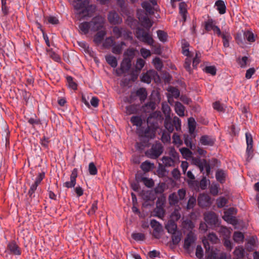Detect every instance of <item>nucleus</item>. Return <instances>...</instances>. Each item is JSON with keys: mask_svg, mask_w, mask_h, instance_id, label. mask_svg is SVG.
Instances as JSON below:
<instances>
[{"mask_svg": "<svg viewBox=\"0 0 259 259\" xmlns=\"http://www.w3.org/2000/svg\"><path fill=\"white\" fill-rule=\"evenodd\" d=\"M70 3L80 18L91 16L96 9L95 6L89 5V0H70Z\"/></svg>", "mask_w": 259, "mask_h": 259, "instance_id": "obj_1", "label": "nucleus"}, {"mask_svg": "<svg viewBox=\"0 0 259 259\" xmlns=\"http://www.w3.org/2000/svg\"><path fill=\"white\" fill-rule=\"evenodd\" d=\"M105 19L101 16H97L93 19L90 22L81 23L79 25V28L82 32H88L89 31L104 32L102 28L104 26Z\"/></svg>", "mask_w": 259, "mask_h": 259, "instance_id": "obj_2", "label": "nucleus"}, {"mask_svg": "<svg viewBox=\"0 0 259 259\" xmlns=\"http://www.w3.org/2000/svg\"><path fill=\"white\" fill-rule=\"evenodd\" d=\"M163 147L159 142H156L152 144L150 149L145 152L146 156L151 159L158 158L163 153Z\"/></svg>", "mask_w": 259, "mask_h": 259, "instance_id": "obj_3", "label": "nucleus"}, {"mask_svg": "<svg viewBox=\"0 0 259 259\" xmlns=\"http://www.w3.org/2000/svg\"><path fill=\"white\" fill-rule=\"evenodd\" d=\"M157 128L152 125H148L146 128L142 126L137 128V134L140 138H145L149 139H153L155 136V132Z\"/></svg>", "mask_w": 259, "mask_h": 259, "instance_id": "obj_4", "label": "nucleus"}, {"mask_svg": "<svg viewBox=\"0 0 259 259\" xmlns=\"http://www.w3.org/2000/svg\"><path fill=\"white\" fill-rule=\"evenodd\" d=\"M163 119L160 111H156L151 113L147 118V123L154 126L155 128H158L159 123L161 122Z\"/></svg>", "mask_w": 259, "mask_h": 259, "instance_id": "obj_5", "label": "nucleus"}, {"mask_svg": "<svg viewBox=\"0 0 259 259\" xmlns=\"http://www.w3.org/2000/svg\"><path fill=\"white\" fill-rule=\"evenodd\" d=\"M245 138L247 145L246 150V160L249 161L253 156V138L252 135L249 132L245 133Z\"/></svg>", "mask_w": 259, "mask_h": 259, "instance_id": "obj_6", "label": "nucleus"}, {"mask_svg": "<svg viewBox=\"0 0 259 259\" xmlns=\"http://www.w3.org/2000/svg\"><path fill=\"white\" fill-rule=\"evenodd\" d=\"M45 177V172L42 171L39 172L36 176L35 181L33 184L30 186V189L28 192V194L31 198L34 197V193L36 190L37 187L41 183V181Z\"/></svg>", "mask_w": 259, "mask_h": 259, "instance_id": "obj_7", "label": "nucleus"}, {"mask_svg": "<svg viewBox=\"0 0 259 259\" xmlns=\"http://www.w3.org/2000/svg\"><path fill=\"white\" fill-rule=\"evenodd\" d=\"M137 16L140 22L146 29H149L152 25V23L148 18L147 14L142 10L137 11Z\"/></svg>", "mask_w": 259, "mask_h": 259, "instance_id": "obj_8", "label": "nucleus"}, {"mask_svg": "<svg viewBox=\"0 0 259 259\" xmlns=\"http://www.w3.org/2000/svg\"><path fill=\"white\" fill-rule=\"evenodd\" d=\"M131 62L130 58H123L120 68L116 70V73L117 76H120L122 74L126 73L131 67Z\"/></svg>", "mask_w": 259, "mask_h": 259, "instance_id": "obj_9", "label": "nucleus"}, {"mask_svg": "<svg viewBox=\"0 0 259 259\" xmlns=\"http://www.w3.org/2000/svg\"><path fill=\"white\" fill-rule=\"evenodd\" d=\"M170 234L171 241L169 242V246L171 248H174L181 242L183 237V234L181 230H178Z\"/></svg>", "mask_w": 259, "mask_h": 259, "instance_id": "obj_10", "label": "nucleus"}, {"mask_svg": "<svg viewBox=\"0 0 259 259\" xmlns=\"http://www.w3.org/2000/svg\"><path fill=\"white\" fill-rule=\"evenodd\" d=\"M236 213V209L233 207H230L224 211L223 219L226 221L234 224L236 222V220L234 214Z\"/></svg>", "mask_w": 259, "mask_h": 259, "instance_id": "obj_11", "label": "nucleus"}, {"mask_svg": "<svg viewBox=\"0 0 259 259\" xmlns=\"http://www.w3.org/2000/svg\"><path fill=\"white\" fill-rule=\"evenodd\" d=\"M197 238L192 231H190L184 239V248L186 250L190 249L191 245L196 240Z\"/></svg>", "mask_w": 259, "mask_h": 259, "instance_id": "obj_12", "label": "nucleus"}, {"mask_svg": "<svg viewBox=\"0 0 259 259\" xmlns=\"http://www.w3.org/2000/svg\"><path fill=\"white\" fill-rule=\"evenodd\" d=\"M204 219L205 222L211 226L215 225L218 222V216L212 211L205 212L204 214Z\"/></svg>", "mask_w": 259, "mask_h": 259, "instance_id": "obj_13", "label": "nucleus"}, {"mask_svg": "<svg viewBox=\"0 0 259 259\" xmlns=\"http://www.w3.org/2000/svg\"><path fill=\"white\" fill-rule=\"evenodd\" d=\"M7 249L10 252V254L13 255H20L21 254L20 247L14 240L11 241L8 243Z\"/></svg>", "mask_w": 259, "mask_h": 259, "instance_id": "obj_14", "label": "nucleus"}, {"mask_svg": "<svg viewBox=\"0 0 259 259\" xmlns=\"http://www.w3.org/2000/svg\"><path fill=\"white\" fill-rule=\"evenodd\" d=\"M137 38L141 41L149 46H153L154 39L150 33H136Z\"/></svg>", "mask_w": 259, "mask_h": 259, "instance_id": "obj_15", "label": "nucleus"}, {"mask_svg": "<svg viewBox=\"0 0 259 259\" xmlns=\"http://www.w3.org/2000/svg\"><path fill=\"white\" fill-rule=\"evenodd\" d=\"M151 227L153 229V235L157 239L160 237V233L162 231V226L155 220H151L150 222Z\"/></svg>", "mask_w": 259, "mask_h": 259, "instance_id": "obj_16", "label": "nucleus"}, {"mask_svg": "<svg viewBox=\"0 0 259 259\" xmlns=\"http://www.w3.org/2000/svg\"><path fill=\"white\" fill-rule=\"evenodd\" d=\"M211 199L209 195L201 194L198 197V205L201 207H206L211 205Z\"/></svg>", "mask_w": 259, "mask_h": 259, "instance_id": "obj_17", "label": "nucleus"}, {"mask_svg": "<svg viewBox=\"0 0 259 259\" xmlns=\"http://www.w3.org/2000/svg\"><path fill=\"white\" fill-rule=\"evenodd\" d=\"M205 28L207 31L221 32L220 28L215 25V22L212 19L208 20L205 22Z\"/></svg>", "mask_w": 259, "mask_h": 259, "instance_id": "obj_18", "label": "nucleus"}, {"mask_svg": "<svg viewBox=\"0 0 259 259\" xmlns=\"http://www.w3.org/2000/svg\"><path fill=\"white\" fill-rule=\"evenodd\" d=\"M46 52L47 55L49 56L50 58H51L53 61L58 62L61 63V58L60 56L55 52L53 49L52 48H47L46 49Z\"/></svg>", "mask_w": 259, "mask_h": 259, "instance_id": "obj_19", "label": "nucleus"}, {"mask_svg": "<svg viewBox=\"0 0 259 259\" xmlns=\"http://www.w3.org/2000/svg\"><path fill=\"white\" fill-rule=\"evenodd\" d=\"M108 20L110 23L113 24H119L122 22L121 18L116 13L114 12H111L109 13Z\"/></svg>", "mask_w": 259, "mask_h": 259, "instance_id": "obj_20", "label": "nucleus"}, {"mask_svg": "<svg viewBox=\"0 0 259 259\" xmlns=\"http://www.w3.org/2000/svg\"><path fill=\"white\" fill-rule=\"evenodd\" d=\"M200 141L203 145L212 146L214 144L215 139L207 135H204L201 136Z\"/></svg>", "mask_w": 259, "mask_h": 259, "instance_id": "obj_21", "label": "nucleus"}, {"mask_svg": "<svg viewBox=\"0 0 259 259\" xmlns=\"http://www.w3.org/2000/svg\"><path fill=\"white\" fill-rule=\"evenodd\" d=\"M165 229L169 234L178 231L177 224L175 221L168 220L165 225Z\"/></svg>", "mask_w": 259, "mask_h": 259, "instance_id": "obj_22", "label": "nucleus"}, {"mask_svg": "<svg viewBox=\"0 0 259 259\" xmlns=\"http://www.w3.org/2000/svg\"><path fill=\"white\" fill-rule=\"evenodd\" d=\"M164 125L165 128L167 130L169 133H171L174 131V126L172 121V119L169 115H167L165 117Z\"/></svg>", "mask_w": 259, "mask_h": 259, "instance_id": "obj_23", "label": "nucleus"}, {"mask_svg": "<svg viewBox=\"0 0 259 259\" xmlns=\"http://www.w3.org/2000/svg\"><path fill=\"white\" fill-rule=\"evenodd\" d=\"M141 168L145 172H149L154 168V164L150 161L146 160L142 163Z\"/></svg>", "mask_w": 259, "mask_h": 259, "instance_id": "obj_24", "label": "nucleus"}, {"mask_svg": "<svg viewBox=\"0 0 259 259\" xmlns=\"http://www.w3.org/2000/svg\"><path fill=\"white\" fill-rule=\"evenodd\" d=\"M185 108L184 106L179 102H176L175 105V110L177 114L180 116H184Z\"/></svg>", "mask_w": 259, "mask_h": 259, "instance_id": "obj_25", "label": "nucleus"}, {"mask_svg": "<svg viewBox=\"0 0 259 259\" xmlns=\"http://www.w3.org/2000/svg\"><path fill=\"white\" fill-rule=\"evenodd\" d=\"M125 46V43L124 41H121L117 44H114L113 46H112V53L116 55L120 54L122 51L123 46Z\"/></svg>", "mask_w": 259, "mask_h": 259, "instance_id": "obj_26", "label": "nucleus"}, {"mask_svg": "<svg viewBox=\"0 0 259 259\" xmlns=\"http://www.w3.org/2000/svg\"><path fill=\"white\" fill-rule=\"evenodd\" d=\"M215 6L220 14H223L226 13V7L224 1L221 0L217 1L215 3Z\"/></svg>", "mask_w": 259, "mask_h": 259, "instance_id": "obj_27", "label": "nucleus"}, {"mask_svg": "<svg viewBox=\"0 0 259 259\" xmlns=\"http://www.w3.org/2000/svg\"><path fill=\"white\" fill-rule=\"evenodd\" d=\"M136 95L139 97L141 102H144L147 97V91L146 89L141 88L137 91Z\"/></svg>", "mask_w": 259, "mask_h": 259, "instance_id": "obj_28", "label": "nucleus"}, {"mask_svg": "<svg viewBox=\"0 0 259 259\" xmlns=\"http://www.w3.org/2000/svg\"><path fill=\"white\" fill-rule=\"evenodd\" d=\"M219 37L223 39L224 47L227 48L229 46V41L231 39L230 33H217Z\"/></svg>", "mask_w": 259, "mask_h": 259, "instance_id": "obj_29", "label": "nucleus"}, {"mask_svg": "<svg viewBox=\"0 0 259 259\" xmlns=\"http://www.w3.org/2000/svg\"><path fill=\"white\" fill-rule=\"evenodd\" d=\"M155 108L156 104L153 101H150L142 106L143 110L145 112H150Z\"/></svg>", "mask_w": 259, "mask_h": 259, "instance_id": "obj_30", "label": "nucleus"}, {"mask_svg": "<svg viewBox=\"0 0 259 259\" xmlns=\"http://www.w3.org/2000/svg\"><path fill=\"white\" fill-rule=\"evenodd\" d=\"M131 122L132 123L133 125H135L138 128L142 127L143 124V120L141 116H133L131 118Z\"/></svg>", "mask_w": 259, "mask_h": 259, "instance_id": "obj_31", "label": "nucleus"}, {"mask_svg": "<svg viewBox=\"0 0 259 259\" xmlns=\"http://www.w3.org/2000/svg\"><path fill=\"white\" fill-rule=\"evenodd\" d=\"M215 178L218 182L223 184L225 182L226 174L223 170L219 169L216 172Z\"/></svg>", "mask_w": 259, "mask_h": 259, "instance_id": "obj_32", "label": "nucleus"}, {"mask_svg": "<svg viewBox=\"0 0 259 259\" xmlns=\"http://www.w3.org/2000/svg\"><path fill=\"white\" fill-rule=\"evenodd\" d=\"M106 61L112 67L115 68L117 65V61L115 57L109 55L106 56Z\"/></svg>", "mask_w": 259, "mask_h": 259, "instance_id": "obj_33", "label": "nucleus"}, {"mask_svg": "<svg viewBox=\"0 0 259 259\" xmlns=\"http://www.w3.org/2000/svg\"><path fill=\"white\" fill-rule=\"evenodd\" d=\"M180 13L181 15L183 21H185L186 19L187 14V5L184 3H180L179 4Z\"/></svg>", "mask_w": 259, "mask_h": 259, "instance_id": "obj_34", "label": "nucleus"}, {"mask_svg": "<svg viewBox=\"0 0 259 259\" xmlns=\"http://www.w3.org/2000/svg\"><path fill=\"white\" fill-rule=\"evenodd\" d=\"M204 245L206 248V259H218V253L212 249L207 251L206 245L205 243Z\"/></svg>", "mask_w": 259, "mask_h": 259, "instance_id": "obj_35", "label": "nucleus"}, {"mask_svg": "<svg viewBox=\"0 0 259 259\" xmlns=\"http://www.w3.org/2000/svg\"><path fill=\"white\" fill-rule=\"evenodd\" d=\"M244 239V234L241 232H235L233 234V240L235 242H243Z\"/></svg>", "mask_w": 259, "mask_h": 259, "instance_id": "obj_36", "label": "nucleus"}, {"mask_svg": "<svg viewBox=\"0 0 259 259\" xmlns=\"http://www.w3.org/2000/svg\"><path fill=\"white\" fill-rule=\"evenodd\" d=\"M115 44V40L113 37H109L105 39L103 44V46L105 49H109Z\"/></svg>", "mask_w": 259, "mask_h": 259, "instance_id": "obj_37", "label": "nucleus"}, {"mask_svg": "<svg viewBox=\"0 0 259 259\" xmlns=\"http://www.w3.org/2000/svg\"><path fill=\"white\" fill-rule=\"evenodd\" d=\"M106 34V33H96L94 36V42L97 46L100 45L103 41Z\"/></svg>", "mask_w": 259, "mask_h": 259, "instance_id": "obj_38", "label": "nucleus"}, {"mask_svg": "<svg viewBox=\"0 0 259 259\" xmlns=\"http://www.w3.org/2000/svg\"><path fill=\"white\" fill-rule=\"evenodd\" d=\"M151 74V71H147L146 73H143L141 77V81L145 83H150L152 80Z\"/></svg>", "mask_w": 259, "mask_h": 259, "instance_id": "obj_39", "label": "nucleus"}, {"mask_svg": "<svg viewBox=\"0 0 259 259\" xmlns=\"http://www.w3.org/2000/svg\"><path fill=\"white\" fill-rule=\"evenodd\" d=\"M183 227L184 229H186L188 231H192L194 227V225L192 221L189 220H186L183 222L182 223Z\"/></svg>", "mask_w": 259, "mask_h": 259, "instance_id": "obj_40", "label": "nucleus"}, {"mask_svg": "<svg viewBox=\"0 0 259 259\" xmlns=\"http://www.w3.org/2000/svg\"><path fill=\"white\" fill-rule=\"evenodd\" d=\"M162 161L164 165L166 167L174 166L175 160L168 156H163Z\"/></svg>", "mask_w": 259, "mask_h": 259, "instance_id": "obj_41", "label": "nucleus"}, {"mask_svg": "<svg viewBox=\"0 0 259 259\" xmlns=\"http://www.w3.org/2000/svg\"><path fill=\"white\" fill-rule=\"evenodd\" d=\"M141 181L142 182L144 185L148 188H151L154 186V182L152 179L142 177L141 178Z\"/></svg>", "mask_w": 259, "mask_h": 259, "instance_id": "obj_42", "label": "nucleus"}, {"mask_svg": "<svg viewBox=\"0 0 259 259\" xmlns=\"http://www.w3.org/2000/svg\"><path fill=\"white\" fill-rule=\"evenodd\" d=\"M192 57H187L184 62V67L185 69L189 73V74H191L193 72V70L191 68V64L192 63Z\"/></svg>", "mask_w": 259, "mask_h": 259, "instance_id": "obj_43", "label": "nucleus"}, {"mask_svg": "<svg viewBox=\"0 0 259 259\" xmlns=\"http://www.w3.org/2000/svg\"><path fill=\"white\" fill-rule=\"evenodd\" d=\"M203 70L206 73L211 74L212 76L215 75L217 73V68L214 66H206Z\"/></svg>", "mask_w": 259, "mask_h": 259, "instance_id": "obj_44", "label": "nucleus"}, {"mask_svg": "<svg viewBox=\"0 0 259 259\" xmlns=\"http://www.w3.org/2000/svg\"><path fill=\"white\" fill-rule=\"evenodd\" d=\"M154 212L155 213L156 216L161 219L163 218L165 215V210L162 207L156 206Z\"/></svg>", "mask_w": 259, "mask_h": 259, "instance_id": "obj_45", "label": "nucleus"}, {"mask_svg": "<svg viewBox=\"0 0 259 259\" xmlns=\"http://www.w3.org/2000/svg\"><path fill=\"white\" fill-rule=\"evenodd\" d=\"M153 63L157 70H160L163 67L162 61L159 57H155L153 59Z\"/></svg>", "mask_w": 259, "mask_h": 259, "instance_id": "obj_46", "label": "nucleus"}, {"mask_svg": "<svg viewBox=\"0 0 259 259\" xmlns=\"http://www.w3.org/2000/svg\"><path fill=\"white\" fill-rule=\"evenodd\" d=\"M165 188V184L160 183L154 188V192L157 194H161L163 193Z\"/></svg>", "mask_w": 259, "mask_h": 259, "instance_id": "obj_47", "label": "nucleus"}, {"mask_svg": "<svg viewBox=\"0 0 259 259\" xmlns=\"http://www.w3.org/2000/svg\"><path fill=\"white\" fill-rule=\"evenodd\" d=\"M169 204L170 205H175L178 203L179 201V198L177 194L172 193L170 194L168 197Z\"/></svg>", "mask_w": 259, "mask_h": 259, "instance_id": "obj_48", "label": "nucleus"}, {"mask_svg": "<svg viewBox=\"0 0 259 259\" xmlns=\"http://www.w3.org/2000/svg\"><path fill=\"white\" fill-rule=\"evenodd\" d=\"M132 237L136 241H143L145 239V236L142 233H133Z\"/></svg>", "mask_w": 259, "mask_h": 259, "instance_id": "obj_49", "label": "nucleus"}, {"mask_svg": "<svg viewBox=\"0 0 259 259\" xmlns=\"http://www.w3.org/2000/svg\"><path fill=\"white\" fill-rule=\"evenodd\" d=\"M174 126L175 127L176 131H179L181 128V120L177 116H175L172 120Z\"/></svg>", "mask_w": 259, "mask_h": 259, "instance_id": "obj_50", "label": "nucleus"}, {"mask_svg": "<svg viewBox=\"0 0 259 259\" xmlns=\"http://www.w3.org/2000/svg\"><path fill=\"white\" fill-rule=\"evenodd\" d=\"M98 209V200H95L93 202L91 208L88 212V214L89 215H92L95 214L97 210Z\"/></svg>", "mask_w": 259, "mask_h": 259, "instance_id": "obj_51", "label": "nucleus"}, {"mask_svg": "<svg viewBox=\"0 0 259 259\" xmlns=\"http://www.w3.org/2000/svg\"><path fill=\"white\" fill-rule=\"evenodd\" d=\"M66 79L69 87L73 90H76L77 89V84L73 81V77L70 76H68L67 77Z\"/></svg>", "mask_w": 259, "mask_h": 259, "instance_id": "obj_52", "label": "nucleus"}, {"mask_svg": "<svg viewBox=\"0 0 259 259\" xmlns=\"http://www.w3.org/2000/svg\"><path fill=\"white\" fill-rule=\"evenodd\" d=\"M228 202V200L224 197H220L217 200V206L222 208L225 206Z\"/></svg>", "mask_w": 259, "mask_h": 259, "instance_id": "obj_53", "label": "nucleus"}, {"mask_svg": "<svg viewBox=\"0 0 259 259\" xmlns=\"http://www.w3.org/2000/svg\"><path fill=\"white\" fill-rule=\"evenodd\" d=\"M248 58L246 56L242 57V58H238L237 60V62L241 68H245L247 65Z\"/></svg>", "mask_w": 259, "mask_h": 259, "instance_id": "obj_54", "label": "nucleus"}, {"mask_svg": "<svg viewBox=\"0 0 259 259\" xmlns=\"http://www.w3.org/2000/svg\"><path fill=\"white\" fill-rule=\"evenodd\" d=\"M89 171L91 175H96L97 174V168L93 162H91L89 165Z\"/></svg>", "mask_w": 259, "mask_h": 259, "instance_id": "obj_55", "label": "nucleus"}, {"mask_svg": "<svg viewBox=\"0 0 259 259\" xmlns=\"http://www.w3.org/2000/svg\"><path fill=\"white\" fill-rule=\"evenodd\" d=\"M137 112V109L135 105H131L126 107V113L127 114H135Z\"/></svg>", "mask_w": 259, "mask_h": 259, "instance_id": "obj_56", "label": "nucleus"}, {"mask_svg": "<svg viewBox=\"0 0 259 259\" xmlns=\"http://www.w3.org/2000/svg\"><path fill=\"white\" fill-rule=\"evenodd\" d=\"M173 143L178 146L182 145L183 142L181 139L180 136L177 134L174 133L172 136Z\"/></svg>", "mask_w": 259, "mask_h": 259, "instance_id": "obj_57", "label": "nucleus"}, {"mask_svg": "<svg viewBox=\"0 0 259 259\" xmlns=\"http://www.w3.org/2000/svg\"><path fill=\"white\" fill-rule=\"evenodd\" d=\"M181 218V214L179 210H175L170 215V221H178Z\"/></svg>", "mask_w": 259, "mask_h": 259, "instance_id": "obj_58", "label": "nucleus"}, {"mask_svg": "<svg viewBox=\"0 0 259 259\" xmlns=\"http://www.w3.org/2000/svg\"><path fill=\"white\" fill-rule=\"evenodd\" d=\"M28 122L32 125V127H34L35 125L41 124V122L40 119L37 118L36 117L35 118H30L28 120Z\"/></svg>", "mask_w": 259, "mask_h": 259, "instance_id": "obj_59", "label": "nucleus"}, {"mask_svg": "<svg viewBox=\"0 0 259 259\" xmlns=\"http://www.w3.org/2000/svg\"><path fill=\"white\" fill-rule=\"evenodd\" d=\"M234 253L238 257H243L244 254V249L242 247H238L235 249Z\"/></svg>", "mask_w": 259, "mask_h": 259, "instance_id": "obj_60", "label": "nucleus"}, {"mask_svg": "<svg viewBox=\"0 0 259 259\" xmlns=\"http://www.w3.org/2000/svg\"><path fill=\"white\" fill-rule=\"evenodd\" d=\"M213 108L219 112H224L225 109L219 101H216L213 103Z\"/></svg>", "mask_w": 259, "mask_h": 259, "instance_id": "obj_61", "label": "nucleus"}, {"mask_svg": "<svg viewBox=\"0 0 259 259\" xmlns=\"http://www.w3.org/2000/svg\"><path fill=\"white\" fill-rule=\"evenodd\" d=\"M184 143L188 147L190 148H192V139L188 135H184Z\"/></svg>", "mask_w": 259, "mask_h": 259, "instance_id": "obj_62", "label": "nucleus"}, {"mask_svg": "<svg viewBox=\"0 0 259 259\" xmlns=\"http://www.w3.org/2000/svg\"><path fill=\"white\" fill-rule=\"evenodd\" d=\"M196 204V199L194 197H191L188 201L187 208L188 209H192Z\"/></svg>", "mask_w": 259, "mask_h": 259, "instance_id": "obj_63", "label": "nucleus"}, {"mask_svg": "<svg viewBox=\"0 0 259 259\" xmlns=\"http://www.w3.org/2000/svg\"><path fill=\"white\" fill-rule=\"evenodd\" d=\"M166 202V199L165 197H158L156 201V206L164 207V204Z\"/></svg>", "mask_w": 259, "mask_h": 259, "instance_id": "obj_64", "label": "nucleus"}]
</instances>
